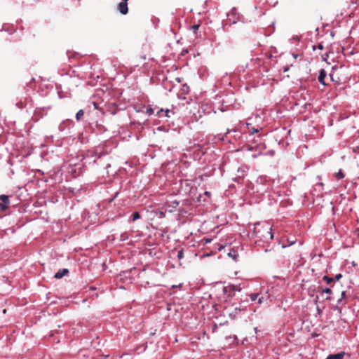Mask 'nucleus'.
Segmentation results:
<instances>
[{"mask_svg": "<svg viewBox=\"0 0 359 359\" xmlns=\"http://www.w3.org/2000/svg\"><path fill=\"white\" fill-rule=\"evenodd\" d=\"M257 297L258 294L253 293L250 294V298L252 301H255L257 299Z\"/></svg>", "mask_w": 359, "mask_h": 359, "instance_id": "nucleus-12", "label": "nucleus"}, {"mask_svg": "<svg viewBox=\"0 0 359 359\" xmlns=\"http://www.w3.org/2000/svg\"><path fill=\"white\" fill-rule=\"evenodd\" d=\"M258 131H259V130H258V129H256V128H252V132H251V133L253 135V134H255V133H257Z\"/></svg>", "mask_w": 359, "mask_h": 359, "instance_id": "nucleus-17", "label": "nucleus"}, {"mask_svg": "<svg viewBox=\"0 0 359 359\" xmlns=\"http://www.w3.org/2000/svg\"><path fill=\"white\" fill-rule=\"evenodd\" d=\"M236 291H241V287L238 285H229L226 287H224L223 288L224 293L227 294L228 296L234 295V293Z\"/></svg>", "mask_w": 359, "mask_h": 359, "instance_id": "nucleus-2", "label": "nucleus"}, {"mask_svg": "<svg viewBox=\"0 0 359 359\" xmlns=\"http://www.w3.org/2000/svg\"><path fill=\"white\" fill-rule=\"evenodd\" d=\"M84 114V111L82 109L79 110V111L76 114V118L79 121Z\"/></svg>", "mask_w": 359, "mask_h": 359, "instance_id": "nucleus-8", "label": "nucleus"}, {"mask_svg": "<svg viewBox=\"0 0 359 359\" xmlns=\"http://www.w3.org/2000/svg\"><path fill=\"white\" fill-rule=\"evenodd\" d=\"M335 176L338 179V180H340V179H342L344 177V175L341 171V170H339L336 174H335Z\"/></svg>", "mask_w": 359, "mask_h": 359, "instance_id": "nucleus-9", "label": "nucleus"}, {"mask_svg": "<svg viewBox=\"0 0 359 359\" xmlns=\"http://www.w3.org/2000/svg\"><path fill=\"white\" fill-rule=\"evenodd\" d=\"M183 255H184V253H183V250H182L178 251L177 257H178L179 259H182L183 257Z\"/></svg>", "mask_w": 359, "mask_h": 359, "instance_id": "nucleus-13", "label": "nucleus"}, {"mask_svg": "<svg viewBox=\"0 0 359 359\" xmlns=\"http://www.w3.org/2000/svg\"><path fill=\"white\" fill-rule=\"evenodd\" d=\"M323 279L324 280H325L327 284H329V283H330L331 282L333 281V278H332L328 277L327 276H323Z\"/></svg>", "mask_w": 359, "mask_h": 359, "instance_id": "nucleus-11", "label": "nucleus"}, {"mask_svg": "<svg viewBox=\"0 0 359 359\" xmlns=\"http://www.w3.org/2000/svg\"><path fill=\"white\" fill-rule=\"evenodd\" d=\"M0 199L3 201V203L5 204V205H8L9 203V199H8V197L6 195H1L0 196Z\"/></svg>", "mask_w": 359, "mask_h": 359, "instance_id": "nucleus-7", "label": "nucleus"}, {"mask_svg": "<svg viewBox=\"0 0 359 359\" xmlns=\"http://www.w3.org/2000/svg\"><path fill=\"white\" fill-rule=\"evenodd\" d=\"M344 354V352L337 353L335 354H330L325 359H343Z\"/></svg>", "mask_w": 359, "mask_h": 359, "instance_id": "nucleus-5", "label": "nucleus"}, {"mask_svg": "<svg viewBox=\"0 0 359 359\" xmlns=\"http://www.w3.org/2000/svg\"><path fill=\"white\" fill-rule=\"evenodd\" d=\"M342 277V275L341 273L337 274L335 276V280H339Z\"/></svg>", "mask_w": 359, "mask_h": 359, "instance_id": "nucleus-16", "label": "nucleus"}, {"mask_svg": "<svg viewBox=\"0 0 359 359\" xmlns=\"http://www.w3.org/2000/svg\"><path fill=\"white\" fill-rule=\"evenodd\" d=\"M252 157L255 158L257 157V155L254 154V155H252Z\"/></svg>", "mask_w": 359, "mask_h": 359, "instance_id": "nucleus-29", "label": "nucleus"}, {"mask_svg": "<svg viewBox=\"0 0 359 359\" xmlns=\"http://www.w3.org/2000/svg\"><path fill=\"white\" fill-rule=\"evenodd\" d=\"M248 150H249V151H252V150H253V147H249V148H248Z\"/></svg>", "mask_w": 359, "mask_h": 359, "instance_id": "nucleus-25", "label": "nucleus"}, {"mask_svg": "<svg viewBox=\"0 0 359 359\" xmlns=\"http://www.w3.org/2000/svg\"><path fill=\"white\" fill-rule=\"evenodd\" d=\"M161 112H163V109H161L159 112H158V114L159 116H161V115L160 114Z\"/></svg>", "mask_w": 359, "mask_h": 359, "instance_id": "nucleus-27", "label": "nucleus"}, {"mask_svg": "<svg viewBox=\"0 0 359 359\" xmlns=\"http://www.w3.org/2000/svg\"><path fill=\"white\" fill-rule=\"evenodd\" d=\"M205 194L208 196L210 194V193L208 191H205Z\"/></svg>", "mask_w": 359, "mask_h": 359, "instance_id": "nucleus-28", "label": "nucleus"}, {"mask_svg": "<svg viewBox=\"0 0 359 359\" xmlns=\"http://www.w3.org/2000/svg\"><path fill=\"white\" fill-rule=\"evenodd\" d=\"M170 111L169 109H167V110L165 111V116H167V117H170V114H169V113H170Z\"/></svg>", "mask_w": 359, "mask_h": 359, "instance_id": "nucleus-18", "label": "nucleus"}, {"mask_svg": "<svg viewBox=\"0 0 359 359\" xmlns=\"http://www.w3.org/2000/svg\"><path fill=\"white\" fill-rule=\"evenodd\" d=\"M294 243H295V241H291V242L290 243L289 245H292V244H294Z\"/></svg>", "mask_w": 359, "mask_h": 359, "instance_id": "nucleus-24", "label": "nucleus"}, {"mask_svg": "<svg viewBox=\"0 0 359 359\" xmlns=\"http://www.w3.org/2000/svg\"><path fill=\"white\" fill-rule=\"evenodd\" d=\"M140 218V215L138 212H133V221H135Z\"/></svg>", "mask_w": 359, "mask_h": 359, "instance_id": "nucleus-10", "label": "nucleus"}, {"mask_svg": "<svg viewBox=\"0 0 359 359\" xmlns=\"http://www.w3.org/2000/svg\"><path fill=\"white\" fill-rule=\"evenodd\" d=\"M322 292L327 293V294H330L332 292V290L330 288H325V289L323 290Z\"/></svg>", "mask_w": 359, "mask_h": 359, "instance_id": "nucleus-14", "label": "nucleus"}, {"mask_svg": "<svg viewBox=\"0 0 359 359\" xmlns=\"http://www.w3.org/2000/svg\"><path fill=\"white\" fill-rule=\"evenodd\" d=\"M117 8L122 15H126L128 12V4L125 2H120L118 4Z\"/></svg>", "mask_w": 359, "mask_h": 359, "instance_id": "nucleus-3", "label": "nucleus"}, {"mask_svg": "<svg viewBox=\"0 0 359 359\" xmlns=\"http://www.w3.org/2000/svg\"><path fill=\"white\" fill-rule=\"evenodd\" d=\"M326 299H328V300H329V299H330V297H327L326 298Z\"/></svg>", "mask_w": 359, "mask_h": 359, "instance_id": "nucleus-30", "label": "nucleus"}, {"mask_svg": "<svg viewBox=\"0 0 359 359\" xmlns=\"http://www.w3.org/2000/svg\"><path fill=\"white\" fill-rule=\"evenodd\" d=\"M198 27H199V25H194V26L192 27V29H193L194 32H196V30L198 29Z\"/></svg>", "mask_w": 359, "mask_h": 359, "instance_id": "nucleus-15", "label": "nucleus"}, {"mask_svg": "<svg viewBox=\"0 0 359 359\" xmlns=\"http://www.w3.org/2000/svg\"><path fill=\"white\" fill-rule=\"evenodd\" d=\"M317 48H318L319 50H323V44L319 43V44L318 45Z\"/></svg>", "mask_w": 359, "mask_h": 359, "instance_id": "nucleus-19", "label": "nucleus"}, {"mask_svg": "<svg viewBox=\"0 0 359 359\" xmlns=\"http://www.w3.org/2000/svg\"><path fill=\"white\" fill-rule=\"evenodd\" d=\"M326 77V72L324 69H320V73H319V76H318V81L319 82L323 84V85H325V79Z\"/></svg>", "mask_w": 359, "mask_h": 359, "instance_id": "nucleus-6", "label": "nucleus"}, {"mask_svg": "<svg viewBox=\"0 0 359 359\" xmlns=\"http://www.w3.org/2000/svg\"><path fill=\"white\" fill-rule=\"evenodd\" d=\"M128 0H122V1H121V2H125V3L128 4Z\"/></svg>", "mask_w": 359, "mask_h": 359, "instance_id": "nucleus-26", "label": "nucleus"}, {"mask_svg": "<svg viewBox=\"0 0 359 359\" xmlns=\"http://www.w3.org/2000/svg\"><path fill=\"white\" fill-rule=\"evenodd\" d=\"M263 300H264V298H263V297H260V298H259V299H258V304H262Z\"/></svg>", "mask_w": 359, "mask_h": 359, "instance_id": "nucleus-20", "label": "nucleus"}, {"mask_svg": "<svg viewBox=\"0 0 359 359\" xmlns=\"http://www.w3.org/2000/svg\"><path fill=\"white\" fill-rule=\"evenodd\" d=\"M346 297V292L345 291H342L341 292V299H344Z\"/></svg>", "mask_w": 359, "mask_h": 359, "instance_id": "nucleus-21", "label": "nucleus"}, {"mask_svg": "<svg viewBox=\"0 0 359 359\" xmlns=\"http://www.w3.org/2000/svg\"><path fill=\"white\" fill-rule=\"evenodd\" d=\"M259 224H260V223H259V222L255 223L254 224V229H253L254 233L257 236L261 237V238H266V236H269L270 240H272L273 238V233H272L271 228H269L266 224H263L262 225V229H263V230L264 231H266V234H264V233L260 234V231L259 230H257V228H256V226L257 225H259Z\"/></svg>", "mask_w": 359, "mask_h": 359, "instance_id": "nucleus-1", "label": "nucleus"}, {"mask_svg": "<svg viewBox=\"0 0 359 359\" xmlns=\"http://www.w3.org/2000/svg\"><path fill=\"white\" fill-rule=\"evenodd\" d=\"M0 208H1V209H4V208H5V207H4V205H3L1 203H0Z\"/></svg>", "mask_w": 359, "mask_h": 359, "instance_id": "nucleus-23", "label": "nucleus"}, {"mask_svg": "<svg viewBox=\"0 0 359 359\" xmlns=\"http://www.w3.org/2000/svg\"><path fill=\"white\" fill-rule=\"evenodd\" d=\"M292 39H293V40H297V41H298V40L299 39V37L298 36H294L292 37Z\"/></svg>", "mask_w": 359, "mask_h": 359, "instance_id": "nucleus-22", "label": "nucleus"}, {"mask_svg": "<svg viewBox=\"0 0 359 359\" xmlns=\"http://www.w3.org/2000/svg\"><path fill=\"white\" fill-rule=\"evenodd\" d=\"M69 273V271L68 269H62L61 270H60L59 271H57L54 277L57 279H60V278H62L63 276H65V275H67V273Z\"/></svg>", "mask_w": 359, "mask_h": 359, "instance_id": "nucleus-4", "label": "nucleus"}]
</instances>
